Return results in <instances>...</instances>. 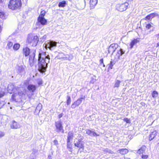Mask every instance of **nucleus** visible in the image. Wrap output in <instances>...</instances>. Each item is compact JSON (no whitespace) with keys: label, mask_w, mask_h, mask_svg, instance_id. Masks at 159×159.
Returning a JSON list of instances; mask_svg holds the SVG:
<instances>
[{"label":"nucleus","mask_w":159,"mask_h":159,"mask_svg":"<svg viewBox=\"0 0 159 159\" xmlns=\"http://www.w3.org/2000/svg\"><path fill=\"white\" fill-rule=\"evenodd\" d=\"M50 57L46 52H41L39 53L38 57V70L41 73L46 71L48 64L50 61Z\"/></svg>","instance_id":"nucleus-1"},{"label":"nucleus","mask_w":159,"mask_h":159,"mask_svg":"<svg viewBox=\"0 0 159 159\" xmlns=\"http://www.w3.org/2000/svg\"><path fill=\"white\" fill-rule=\"evenodd\" d=\"M21 0H10L8 4L9 8L12 10H16L21 7Z\"/></svg>","instance_id":"nucleus-2"},{"label":"nucleus","mask_w":159,"mask_h":159,"mask_svg":"<svg viewBox=\"0 0 159 159\" xmlns=\"http://www.w3.org/2000/svg\"><path fill=\"white\" fill-rule=\"evenodd\" d=\"M38 41L39 38L37 36L32 34H30L28 35L26 42L32 46H36Z\"/></svg>","instance_id":"nucleus-3"},{"label":"nucleus","mask_w":159,"mask_h":159,"mask_svg":"<svg viewBox=\"0 0 159 159\" xmlns=\"http://www.w3.org/2000/svg\"><path fill=\"white\" fill-rule=\"evenodd\" d=\"M55 125L57 132H61L63 133L64 132V130L62 125V122L61 120L55 122Z\"/></svg>","instance_id":"nucleus-4"},{"label":"nucleus","mask_w":159,"mask_h":159,"mask_svg":"<svg viewBox=\"0 0 159 159\" xmlns=\"http://www.w3.org/2000/svg\"><path fill=\"white\" fill-rule=\"evenodd\" d=\"M27 89L31 93L30 94H28V91L26 92V93L28 97L30 99L31 98L32 96L33 95V93L36 90V87L35 85L33 84H29L27 86Z\"/></svg>","instance_id":"nucleus-5"},{"label":"nucleus","mask_w":159,"mask_h":159,"mask_svg":"<svg viewBox=\"0 0 159 159\" xmlns=\"http://www.w3.org/2000/svg\"><path fill=\"white\" fill-rule=\"evenodd\" d=\"M57 43L55 41H48L44 44L43 46L46 49L48 48L51 50L52 48L56 46Z\"/></svg>","instance_id":"nucleus-6"},{"label":"nucleus","mask_w":159,"mask_h":159,"mask_svg":"<svg viewBox=\"0 0 159 159\" xmlns=\"http://www.w3.org/2000/svg\"><path fill=\"white\" fill-rule=\"evenodd\" d=\"M128 5L129 4L127 2L121 4H117L116 6V8L120 11H123L127 9Z\"/></svg>","instance_id":"nucleus-7"},{"label":"nucleus","mask_w":159,"mask_h":159,"mask_svg":"<svg viewBox=\"0 0 159 159\" xmlns=\"http://www.w3.org/2000/svg\"><path fill=\"white\" fill-rule=\"evenodd\" d=\"M47 23V20L44 17H38V22L36 23V28H40L39 24L43 25H46Z\"/></svg>","instance_id":"nucleus-8"},{"label":"nucleus","mask_w":159,"mask_h":159,"mask_svg":"<svg viewBox=\"0 0 159 159\" xmlns=\"http://www.w3.org/2000/svg\"><path fill=\"white\" fill-rule=\"evenodd\" d=\"M24 95L23 91L20 90L18 91V93H15L12 95L11 97L13 100L17 101L19 99H20Z\"/></svg>","instance_id":"nucleus-9"},{"label":"nucleus","mask_w":159,"mask_h":159,"mask_svg":"<svg viewBox=\"0 0 159 159\" xmlns=\"http://www.w3.org/2000/svg\"><path fill=\"white\" fill-rule=\"evenodd\" d=\"M35 50H33L30 56L29 62L31 66H33L34 65L35 62L34 58L35 56Z\"/></svg>","instance_id":"nucleus-10"},{"label":"nucleus","mask_w":159,"mask_h":159,"mask_svg":"<svg viewBox=\"0 0 159 159\" xmlns=\"http://www.w3.org/2000/svg\"><path fill=\"white\" fill-rule=\"evenodd\" d=\"M118 47V45L117 44H111L109 47L108 50V53H111L112 54Z\"/></svg>","instance_id":"nucleus-11"},{"label":"nucleus","mask_w":159,"mask_h":159,"mask_svg":"<svg viewBox=\"0 0 159 159\" xmlns=\"http://www.w3.org/2000/svg\"><path fill=\"white\" fill-rule=\"evenodd\" d=\"M84 98L81 97L77 100L75 102H74L71 105V107L74 109L77 106H79L82 102Z\"/></svg>","instance_id":"nucleus-12"},{"label":"nucleus","mask_w":159,"mask_h":159,"mask_svg":"<svg viewBox=\"0 0 159 159\" xmlns=\"http://www.w3.org/2000/svg\"><path fill=\"white\" fill-rule=\"evenodd\" d=\"M74 145L76 147L79 148V150L80 149H83L84 148V143L83 142L81 141L80 139H79L77 142L74 141Z\"/></svg>","instance_id":"nucleus-13"},{"label":"nucleus","mask_w":159,"mask_h":159,"mask_svg":"<svg viewBox=\"0 0 159 159\" xmlns=\"http://www.w3.org/2000/svg\"><path fill=\"white\" fill-rule=\"evenodd\" d=\"M17 72L20 75H22L25 73V67L22 66H18L17 67Z\"/></svg>","instance_id":"nucleus-14"},{"label":"nucleus","mask_w":159,"mask_h":159,"mask_svg":"<svg viewBox=\"0 0 159 159\" xmlns=\"http://www.w3.org/2000/svg\"><path fill=\"white\" fill-rule=\"evenodd\" d=\"M33 50L30 51V49L27 47L23 48V54L25 57H26L30 55V54Z\"/></svg>","instance_id":"nucleus-15"},{"label":"nucleus","mask_w":159,"mask_h":159,"mask_svg":"<svg viewBox=\"0 0 159 159\" xmlns=\"http://www.w3.org/2000/svg\"><path fill=\"white\" fill-rule=\"evenodd\" d=\"M11 127L12 129H16L20 128V126L19 124L15 121L13 120L11 125Z\"/></svg>","instance_id":"nucleus-16"},{"label":"nucleus","mask_w":159,"mask_h":159,"mask_svg":"<svg viewBox=\"0 0 159 159\" xmlns=\"http://www.w3.org/2000/svg\"><path fill=\"white\" fill-rule=\"evenodd\" d=\"M98 3V0H90V9L94 8Z\"/></svg>","instance_id":"nucleus-17"},{"label":"nucleus","mask_w":159,"mask_h":159,"mask_svg":"<svg viewBox=\"0 0 159 159\" xmlns=\"http://www.w3.org/2000/svg\"><path fill=\"white\" fill-rule=\"evenodd\" d=\"M6 13L2 10L0 9V18L2 19H5L7 17Z\"/></svg>","instance_id":"nucleus-18"},{"label":"nucleus","mask_w":159,"mask_h":159,"mask_svg":"<svg viewBox=\"0 0 159 159\" xmlns=\"http://www.w3.org/2000/svg\"><path fill=\"white\" fill-rule=\"evenodd\" d=\"M139 41L140 39L139 38L134 39L130 43V48L132 49L133 48L134 46L138 43L139 42Z\"/></svg>","instance_id":"nucleus-19"},{"label":"nucleus","mask_w":159,"mask_h":159,"mask_svg":"<svg viewBox=\"0 0 159 159\" xmlns=\"http://www.w3.org/2000/svg\"><path fill=\"white\" fill-rule=\"evenodd\" d=\"M146 149V147L145 146H143L139 149L138 151V153L139 154H142V155L145 154V151Z\"/></svg>","instance_id":"nucleus-20"},{"label":"nucleus","mask_w":159,"mask_h":159,"mask_svg":"<svg viewBox=\"0 0 159 159\" xmlns=\"http://www.w3.org/2000/svg\"><path fill=\"white\" fill-rule=\"evenodd\" d=\"M67 148L68 149L69 151L72 153V144L70 142V141L67 140Z\"/></svg>","instance_id":"nucleus-21"},{"label":"nucleus","mask_w":159,"mask_h":159,"mask_svg":"<svg viewBox=\"0 0 159 159\" xmlns=\"http://www.w3.org/2000/svg\"><path fill=\"white\" fill-rule=\"evenodd\" d=\"M8 92L11 93L14 89V86L13 84H9L7 88Z\"/></svg>","instance_id":"nucleus-22"},{"label":"nucleus","mask_w":159,"mask_h":159,"mask_svg":"<svg viewBox=\"0 0 159 159\" xmlns=\"http://www.w3.org/2000/svg\"><path fill=\"white\" fill-rule=\"evenodd\" d=\"M117 152H118L122 154H125L128 152V150L125 148L122 149L118 150Z\"/></svg>","instance_id":"nucleus-23"},{"label":"nucleus","mask_w":159,"mask_h":159,"mask_svg":"<svg viewBox=\"0 0 159 159\" xmlns=\"http://www.w3.org/2000/svg\"><path fill=\"white\" fill-rule=\"evenodd\" d=\"M156 136V133L154 132H152L149 135V140L151 141Z\"/></svg>","instance_id":"nucleus-24"},{"label":"nucleus","mask_w":159,"mask_h":159,"mask_svg":"<svg viewBox=\"0 0 159 159\" xmlns=\"http://www.w3.org/2000/svg\"><path fill=\"white\" fill-rule=\"evenodd\" d=\"M73 138V133L71 132H69L68 134L67 140L71 141L72 139Z\"/></svg>","instance_id":"nucleus-25"},{"label":"nucleus","mask_w":159,"mask_h":159,"mask_svg":"<svg viewBox=\"0 0 159 159\" xmlns=\"http://www.w3.org/2000/svg\"><path fill=\"white\" fill-rule=\"evenodd\" d=\"M66 4V2L65 1H63L59 2L58 4V6L60 7H64Z\"/></svg>","instance_id":"nucleus-26"},{"label":"nucleus","mask_w":159,"mask_h":159,"mask_svg":"<svg viewBox=\"0 0 159 159\" xmlns=\"http://www.w3.org/2000/svg\"><path fill=\"white\" fill-rule=\"evenodd\" d=\"M20 46L19 43H16L13 45V49L14 50L16 51L20 48Z\"/></svg>","instance_id":"nucleus-27"},{"label":"nucleus","mask_w":159,"mask_h":159,"mask_svg":"<svg viewBox=\"0 0 159 159\" xmlns=\"http://www.w3.org/2000/svg\"><path fill=\"white\" fill-rule=\"evenodd\" d=\"M125 52V51H124L122 49H120L119 51H118V58L120 57V55H122L123 54H124Z\"/></svg>","instance_id":"nucleus-28"},{"label":"nucleus","mask_w":159,"mask_h":159,"mask_svg":"<svg viewBox=\"0 0 159 159\" xmlns=\"http://www.w3.org/2000/svg\"><path fill=\"white\" fill-rule=\"evenodd\" d=\"M91 80L90 81V82L93 83L96 81V77L95 76L93 75L91 76Z\"/></svg>","instance_id":"nucleus-29"},{"label":"nucleus","mask_w":159,"mask_h":159,"mask_svg":"<svg viewBox=\"0 0 159 159\" xmlns=\"http://www.w3.org/2000/svg\"><path fill=\"white\" fill-rule=\"evenodd\" d=\"M158 92L156 91H154L152 93V97L155 98L157 97L158 96Z\"/></svg>","instance_id":"nucleus-30"},{"label":"nucleus","mask_w":159,"mask_h":159,"mask_svg":"<svg viewBox=\"0 0 159 159\" xmlns=\"http://www.w3.org/2000/svg\"><path fill=\"white\" fill-rule=\"evenodd\" d=\"M12 45L13 43H12V42L10 41H8V42L7 45V46L8 49H10L12 47Z\"/></svg>","instance_id":"nucleus-31"},{"label":"nucleus","mask_w":159,"mask_h":159,"mask_svg":"<svg viewBox=\"0 0 159 159\" xmlns=\"http://www.w3.org/2000/svg\"><path fill=\"white\" fill-rule=\"evenodd\" d=\"M120 81L119 80H116V81L114 85L115 87H118L120 85Z\"/></svg>","instance_id":"nucleus-32"},{"label":"nucleus","mask_w":159,"mask_h":159,"mask_svg":"<svg viewBox=\"0 0 159 159\" xmlns=\"http://www.w3.org/2000/svg\"><path fill=\"white\" fill-rule=\"evenodd\" d=\"M45 11L43 10L41 11L40 15H39V17H44V16L45 15Z\"/></svg>","instance_id":"nucleus-33"},{"label":"nucleus","mask_w":159,"mask_h":159,"mask_svg":"<svg viewBox=\"0 0 159 159\" xmlns=\"http://www.w3.org/2000/svg\"><path fill=\"white\" fill-rule=\"evenodd\" d=\"M150 17H151L152 19L153 17L158 16V14L156 13H152L150 14Z\"/></svg>","instance_id":"nucleus-34"},{"label":"nucleus","mask_w":159,"mask_h":159,"mask_svg":"<svg viewBox=\"0 0 159 159\" xmlns=\"http://www.w3.org/2000/svg\"><path fill=\"white\" fill-rule=\"evenodd\" d=\"M100 62V66H102L103 67H104L105 66V65L103 63V59L102 58L99 61Z\"/></svg>","instance_id":"nucleus-35"},{"label":"nucleus","mask_w":159,"mask_h":159,"mask_svg":"<svg viewBox=\"0 0 159 159\" xmlns=\"http://www.w3.org/2000/svg\"><path fill=\"white\" fill-rule=\"evenodd\" d=\"M67 105H69L71 102V98L69 96H67Z\"/></svg>","instance_id":"nucleus-36"},{"label":"nucleus","mask_w":159,"mask_h":159,"mask_svg":"<svg viewBox=\"0 0 159 159\" xmlns=\"http://www.w3.org/2000/svg\"><path fill=\"white\" fill-rule=\"evenodd\" d=\"M42 107V105L41 103H39L38 104V105L37 107L36 108V110L40 111Z\"/></svg>","instance_id":"nucleus-37"},{"label":"nucleus","mask_w":159,"mask_h":159,"mask_svg":"<svg viewBox=\"0 0 159 159\" xmlns=\"http://www.w3.org/2000/svg\"><path fill=\"white\" fill-rule=\"evenodd\" d=\"M5 135L4 132L0 130V139L4 137Z\"/></svg>","instance_id":"nucleus-38"},{"label":"nucleus","mask_w":159,"mask_h":159,"mask_svg":"<svg viewBox=\"0 0 159 159\" xmlns=\"http://www.w3.org/2000/svg\"><path fill=\"white\" fill-rule=\"evenodd\" d=\"M58 57L61 58H64V55L62 53H59L58 55Z\"/></svg>","instance_id":"nucleus-39"},{"label":"nucleus","mask_w":159,"mask_h":159,"mask_svg":"<svg viewBox=\"0 0 159 159\" xmlns=\"http://www.w3.org/2000/svg\"><path fill=\"white\" fill-rule=\"evenodd\" d=\"M93 135L94 136H96V133L93 131H92L90 130V136Z\"/></svg>","instance_id":"nucleus-40"},{"label":"nucleus","mask_w":159,"mask_h":159,"mask_svg":"<svg viewBox=\"0 0 159 159\" xmlns=\"http://www.w3.org/2000/svg\"><path fill=\"white\" fill-rule=\"evenodd\" d=\"M151 17H150V14L147 16L145 18V20H149L151 19Z\"/></svg>","instance_id":"nucleus-41"},{"label":"nucleus","mask_w":159,"mask_h":159,"mask_svg":"<svg viewBox=\"0 0 159 159\" xmlns=\"http://www.w3.org/2000/svg\"><path fill=\"white\" fill-rule=\"evenodd\" d=\"M91 20H95V21H96L98 23L97 21L98 20L97 18L96 17L94 18L93 17H91V19H90Z\"/></svg>","instance_id":"nucleus-42"},{"label":"nucleus","mask_w":159,"mask_h":159,"mask_svg":"<svg viewBox=\"0 0 159 159\" xmlns=\"http://www.w3.org/2000/svg\"><path fill=\"white\" fill-rule=\"evenodd\" d=\"M124 121H125L127 123H130V120L129 119L127 118L124 119Z\"/></svg>","instance_id":"nucleus-43"},{"label":"nucleus","mask_w":159,"mask_h":159,"mask_svg":"<svg viewBox=\"0 0 159 159\" xmlns=\"http://www.w3.org/2000/svg\"><path fill=\"white\" fill-rule=\"evenodd\" d=\"M148 157V156L146 155H144L143 154L142 155V158L143 159H146Z\"/></svg>","instance_id":"nucleus-44"},{"label":"nucleus","mask_w":159,"mask_h":159,"mask_svg":"<svg viewBox=\"0 0 159 159\" xmlns=\"http://www.w3.org/2000/svg\"><path fill=\"white\" fill-rule=\"evenodd\" d=\"M5 93L3 91H1L0 92V98H1L4 95Z\"/></svg>","instance_id":"nucleus-45"},{"label":"nucleus","mask_w":159,"mask_h":159,"mask_svg":"<svg viewBox=\"0 0 159 159\" xmlns=\"http://www.w3.org/2000/svg\"><path fill=\"white\" fill-rule=\"evenodd\" d=\"M152 27L151 25L150 24H148L146 25V28L148 29H149Z\"/></svg>","instance_id":"nucleus-46"},{"label":"nucleus","mask_w":159,"mask_h":159,"mask_svg":"<svg viewBox=\"0 0 159 159\" xmlns=\"http://www.w3.org/2000/svg\"><path fill=\"white\" fill-rule=\"evenodd\" d=\"M114 64V63H113L112 61L110 62V63L109 65V67L111 68H112V67L113 65Z\"/></svg>","instance_id":"nucleus-47"},{"label":"nucleus","mask_w":159,"mask_h":159,"mask_svg":"<svg viewBox=\"0 0 159 159\" xmlns=\"http://www.w3.org/2000/svg\"><path fill=\"white\" fill-rule=\"evenodd\" d=\"M53 143L54 144L57 145L58 144V141L57 140H55L54 141Z\"/></svg>","instance_id":"nucleus-48"},{"label":"nucleus","mask_w":159,"mask_h":159,"mask_svg":"<svg viewBox=\"0 0 159 159\" xmlns=\"http://www.w3.org/2000/svg\"><path fill=\"white\" fill-rule=\"evenodd\" d=\"M63 115V114L62 113H61L58 115V117L60 118Z\"/></svg>","instance_id":"nucleus-49"},{"label":"nucleus","mask_w":159,"mask_h":159,"mask_svg":"<svg viewBox=\"0 0 159 159\" xmlns=\"http://www.w3.org/2000/svg\"><path fill=\"white\" fill-rule=\"evenodd\" d=\"M48 159H52L51 156H50V155L48 156Z\"/></svg>","instance_id":"nucleus-50"},{"label":"nucleus","mask_w":159,"mask_h":159,"mask_svg":"<svg viewBox=\"0 0 159 159\" xmlns=\"http://www.w3.org/2000/svg\"><path fill=\"white\" fill-rule=\"evenodd\" d=\"M24 84H28V81H27V80L25 81V82H24Z\"/></svg>","instance_id":"nucleus-51"},{"label":"nucleus","mask_w":159,"mask_h":159,"mask_svg":"<svg viewBox=\"0 0 159 159\" xmlns=\"http://www.w3.org/2000/svg\"><path fill=\"white\" fill-rule=\"evenodd\" d=\"M159 46V43H157L156 47H158Z\"/></svg>","instance_id":"nucleus-52"},{"label":"nucleus","mask_w":159,"mask_h":159,"mask_svg":"<svg viewBox=\"0 0 159 159\" xmlns=\"http://www.w3.org/2000/svg\"><path fill=\"white\" fill-rule=\"evenodd\" d=\"M108 152H110V153H112V152L111 151V150H109L108 151Z\"/></svg>","instance_id":"nucleus-53"},{"label":"nucleus","mask_w":159,"mask_h":159,"mask_svg":"<svg viewBox=\"0 0 159 159\" xmlns=\"http://www.w3.org/2000/svg\"><path fill=\"white\" fill-rule=\"evenodd\" d=\"M156 36L157 37H159V33L157 34L156 35Z\"/></svg>","instance_id":"nucleus-54"},{"label":"nucleus","mask_w":159,"mask_h":159,"mask_svg":"<svg viewBox=\"0 0 159 159\" xmlns=\"http://www.w3.org/2000/svg\"><path fill=\"white\" fill-rule=\"evenodd\" d=\"M103 24V23H102L101 24H99V25H102Z\"/></svg>","instance_id":"nucleus-55"},{"label":"nucleus","mask_w":159,"mask_h":159,"mask_svg":"<svg viewBox=\"0 0 159 159\" xmlns=\"http://www.w3.org/2000/svg\"><path fill=\"white\" fill-rule=\"evenodd\" d=\"M2 0H0V3L2 2Z\"/></svg>","instance_id":"nucleus-56"},{"label":"nucleus","mask_w":159,"mask_h":159,"mask_svg":"<svg viewBox=\"0 0 159 159\" xmlns=\"http://www.w3.org/2000/svg\"><path fill=\"white\" fill-rule=\"evenodd\" d=\"M158 146H159V143H158Z\"/></svg>","instance_id":"nucleus-57"}]
</instances>
